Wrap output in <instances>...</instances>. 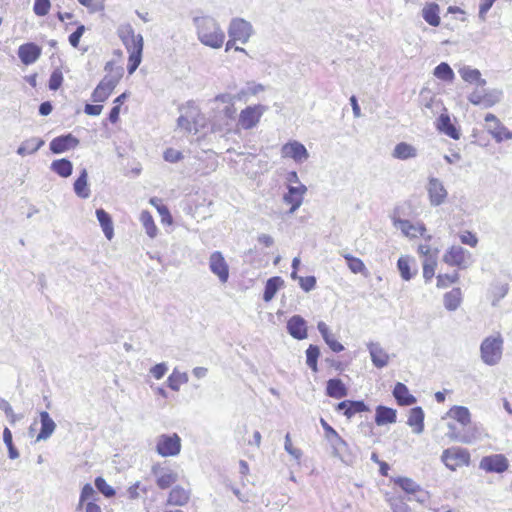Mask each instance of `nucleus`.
Here are the masks:
<instances>
[{
  "instance_id": "39448f33",
  "label": "nucleus",
  "mask_w": 512,
  "mask_h": 512,
  "mask_svg": "<svg viewBox=\"0 0 512 512\" xmlns=\"http://www.w3.org/2000/svg\"><path fill=\"white\" fill-rule=\"evenodd\" d=\"M122 77V70L117 68L115 74L106 75L92 92L91 98L95 103L105 102Z\"/></svg>"
},
{
  "instance_id": "49530a36",
  "label": "nucleus",
  "mask_w": 512,
  "mask_h": 512,
  "mask_svg": "<svg viewBox=\"0 0 512 512\" xmlns=\"http://www.w3.org/2000/svg\"><path fill=\"white\" fill-rule=\"evenodd\" d=\"M140 220L146 230L149 237L153 238L156 236L157 227L154 223L153 217L148 211H142L140 214Z\"/></svg>"
},
{
  "instance_id": "ea45409f",
  "label": "nucleus",
  "mask_w": 512,
  "mask_h": 512,
  "mask_svg": "<svg viewBox=\"0 0 512 512\" xmlns=\"http://www.w3.org/2000/svg\"><path fill=\"white\" fill-rule=\"evenodd\" d=\"M450 418L455 419L463 426H467L471 422L470 411L464 406H453L447 413Z\"/></svg>"
},
{
  "instance_id": "412c9836",
  "label": "nucleus",
  "mask_w": 512,
  "mask_h": 512,
  "mask_svg": "<svg viewBox=\"0 0 512 512\" xmlns=\"http://www.w3.org/2000/svg\"><path fill=\"white\" fill-rule=\"evenodd\" d=\"M153 473L157 477L156 483L160 489H167L178 480L177 473L165 468H153Z\"/></svg>"
},
{
  "instance_id": "f257e3e1",
  "label": "nucleus",
  "mask_w": 512,
  "mask_h": 512,
  "mask_svg": "<svg viewBox=\"0 0 512 512\" xmlns=\"http://www.w3.org/2000/svg\"><path fill=\"white\" fill-rule=\"evenodd\" d=\"M198 40L205 46L218 49L222 47L225 33L215 18L209 15L193 18Z\"/></svg>"
},
{
  "instance_id": "c03bdc74",
  "label": "nucleus",
  "mask_w": 512,
  "mask_h": 512,
  "mask_svg": "<svg viewBox=\"0 0 512 512\" xmlns=\"http://www.w3.org/2000/svg\"><path fill=\"white\" fill-rule=\"evenodd\" d=\"M433 74L436 78L447 82H452L455 77L452 68L446 62H441L437 65Z\"/></svg>"
},
{
  "instance_id": "f8f14e48",
  "label": "nucleus",
  "mask_w": 512,
  "mask_h": 512,
  "mask_svg": "<svg viewBox=\"0 0 512 512\" xmlns=\"http://www.w3.org/2000/svg\"><path fill=\"white\" fill-rule=\"evenodd\" d=\"M209 268L219 278L221 283H226L229 278V266L220 251L213 252L209 257Z\"/></svg>"
},
{
  "instance_id": "5fc2aeb1",
  "label": "nucleus",
  "mask_w": 512,
  "mask_h": 512,
  "mask_svg": "<svg viewBox=\"0 0 512 512\" xmlns=\"http://www.w3.org/2000/svg\"><path fill=\"white\" fill-rule=\"evenodd\" d=\"M50 0H35L34 13L38 16H45L49 12Z\"/></svg>"
},
{
  "instance_id": "f03ea898",
  "label": "nucleus",
  "mask_w": 512,
  "mask_h": 512,
  "mask_svg": "<svg viewBox=\"0 0 512 512\" xmlns=\"http://www.w3.org/2000/svg\"><path fill=\"white\" fill-rule=\"evenodd\" d=\"M118 36L129 52L127 71L129 74H132L141 63L143 37L141 34H135L130 24L119 27Z\"/></svg>"
},
{
  "instance_id": "7c9ffc66",
  "label": "nucleus",
  "mask_w": 512,
  "mask_h": 512,
  "mask_svg": "<svg viewBox=\"0 0 512 512\" xmlns=\"http://www.w3.org/2000/svg\"><path fill=\"white\" fill-rule=\"evenodd\" d=\"M392 157L399 160H408L417 157V149L406 142L398 143L393 151Z\"/></svg>"
},
{
  "instance_id": "5701e85b",
  "label": "nucleus",
  "mask_w": 512,
  "mask_h": 512,
  "mask_svg": "<svg viewBox=\"0 0 512 512\" xmlns=\"http://www.w3.org/2000/svg\"><path fill=\"white\" fill-rule=\"evenodd\" d=\"M396 410L387 406L379 405L376 407L375 423L378 426L392 424L396 422Z\"/></svg>"
},
{
  "instance_id": "13d9d810",
  "label": "nucleus",
  "mask_w": 512,
  "mask_h": 512,
  "mask_svg": "<svg viewBox=\"0 0 512 512\" xmlns=\"http://www.w3.org/2000/svg\"><path fill=\"white\" fill-rule=\"evenodd\" d=\"M460 241L462 244L468 245L470 247H476L478 244L477 236L470 231H465L462 233L460 235Z\"/></svg>"
},
{
  "instance_id": "ddd939ff",
  "label": "nucleus",
  "mask_w": 512,
  "mask_h": 512,
  "mask_svg": "<svg viewBox=\"0 0 512 512\" xmlns=\"http://www.w3.org/2000/svg\"><path fill=\"white\" fill-rule=\"evenodd\" d=\"M287 193L283 196V201L291 205L289 213L293 214L303 203L304 195L307 192V187L299 183V185H288Z\"/></svg>"
},
{
  "instance_id": "680f3d73",
  "label": "nucleus",
  "mask_w": 512,
  "mask_h": 512,
  "mask_svg": "<svg viewBox=\"0 0 512 512\" xmlns=\"http://www.w3.org/2000/svg\"><path fill=\"white\" fill-rule=\"evenodd\" d=\"M284 448H285V451L287 453H289L290 455H292L296 459H299L301 457V455H302V453H301V451L299 449H296V448H294L292 446V442H291V438H290L289 433H287L286 436H285Z\"/></svg>"
},
{
  "instance_id": "6ab92c4d",
  "label": "nucleus",
  "mask_w": 512,
  "mask_h": 512,
  "mask_svg": "<svg viewBox=\"0 0 512 512\" xmlns=\"http://www.w3.org/2000/svg\"><path fill=\"white\" fill-rule=\"evenodd\" d=\"M288 333L297 340L307 338V323L306 320L300 315L292 316L287 322Z\"/></svg>"
},
{
  "instance_id": "f704fd0d",
  "label": "nucleus",
  "mask_w": 512,
  "mask_h": 512,
  "mask_svg": "<svg viewBox=\"0 0 512 512\" xmlns=\"http://www.w3.org/2000/svg\"><path fill=\"white\" fill-rule=\"evenodd\" d=\"M96 217L100 223L104 235L108 240L114 236V228L111 216L102 208L96 210Z\"/></svg>"
},
{
  "instance_id": "4be33fe9",
  "label": "nucleus",
  "mask_w": 512,
  "mask_h": 512,
  "mask_svg": "<svg viewBox=\"0 0 512 512\" xmlns=\"http://www.w3.org/2000/svg\"><path fill=\"white\" fill-rule=\"evenodd\" d=\"M392 394L401 406H410L416 402V397L410 394L407 386L401 382L396 383Z\"/></svg>"
},
{
  "instance_id": "052dcab7",
  "label": "nucleus",
  "mask_w": 512,
  "mask_h": 512,
  "mask_svg": "<svg viewBox=\"0 0 512 512\" xmlns=\"http://www.w3.org/2000/svg\"><path fill=\"white\" fill-rule=\"evenodd\" d=\"M509 287L508 284H497L494 287L493 295H494V301L493 305H495V301H499L500 299L504 298L506 294L508 293Z\"/></svg>"
},
{
  "instance_id": "20e7f679",
  "label": "nucleus",
  "mask_w": 512,
  "mask_h": 512,
  "mask_svg": "<svg viewBox=\"0 0 512 512\" xmlns=\"http://www.w3.org/2000/svg\"><path fill=\"white\" fill-rule=\"evenodd\" d=\"M183 113L177 119V127L186 133L196 134L199 125L200 110L192 101L187 102L185 106L180 107Z\"/></svg>"
},
{
  "instance_id": "72a5a7b5",
  "label": "nucleus",
  "mask_w": 512,
  "mask_h": 512,
  "mask_svg": "<svg viewBox=\"0 0 512 512\" xmlns=\"http://www.w3.org/2000/svg\"><path fill=\"white\" fill-rule=\"evenodd\" d=\"M461 78L467 83H477L479 86H485L486 80L481 77V73L476 68L463 66L458 70Z\"/></svg>"
},
{
  "instance_id": "dca6fc26",
  "label": "nucleus",
  "mask_w": 512,
  "mask_h": 512,
  "mask_svg": "<svg viewBox=\"0 0 512 512\" xmlns=\"http://www.w3.org/2000/svg\"><path fill=\"white\" fill-rule=\"evenodd\" d=\"M429 200L432 206H439L444 203L447 197V190L438 178H430L427 186Z\"/></svg>"
},
{
  "instance_id": "0eeeda50",
  "label": "nucleus",
  "mask_w": 512,
  "mask_h": 512,
  "mask_svg": "<svg viewBox=\"0 0 512 512\" xmlns=\"http://www.w3.org/2000/svg\"><path fill=\"white\" fill-rule=\"evenodd\" d=\"M441 460L448 469L455 471L458 467L469 465L470 454L465 449L448 448L443 451Z\"/></svg>"
},
{
  "instance_id": "2eb2a0df",
  "label": "nucleus",
  "mask_w": 512,
  "mask_h": 512,
  "mask_svg": "<svg viewBox=\"0 0 512 512\" xmlns=\"http://www.w3.org/2000/svg\"><path fill=\"white\" fill-rule=\"evenodd\" d=\"M281 152L283 157L291 158L297 163H303L309 158L306 147L298 141L286 143L283 145Z\"/></svg>"
},
{
  "instance_id": "8fccbe9b",
  "label": "nucleus",
  "mask_w": 512,
  "mask_h": 512,
  "mask_svg": "<svg viewBox=\"0 0 512 512\" xmlns=\"http://www.w3.org/2000/svg\"><path fill=\"white\" fill-rule=\"evenodd\" d=\"M97 490L102 493L106 498H111L115 495V490L107 484L103 477H97L94 481Z\"/></svg>"
},
{
  "instance_id": "cd10ccee",
  "label": "nucleus",
  "mask_w": 512,
  "mask_h": 512,
  "mask_svg": "<svg viewBox=\"0 0 512 512\" xmlns=\"http://www.w3.org/2000/svg\"><path fill=\"white\" fill-rule=\"evenodd\" d=\"M393 224L407 237H416L417 233L423 235L426 230L424 225L415 226L409 220L404 219H394Z\"/></svg>"
},
{
  "instance_id": "864d4df0",
  "label": "nucleus",
  "mask_w": 512,
  "mask_h": 512,
  "mask_svg": "<svg viewBox=\"0 0 512 512\" xmlns=\"http://www.w3.org/2000/svg\"><path fill=\"white\" fill-rule=\"evenodd\" d=\"M459 280V274L457 272L453 274H444L437 276V287L444 288L450 283H456Z\"/></svg>"
},
{
  "instance_id": "a19ab883",
  "label": "nucleus",
  "mask_w": 512,
  "mask_h": 512,
  "mask_svg": "<svg viewBox=\"0 0 512 512\" xmlns=\"http://www.w3.org/2000/svg\"><path fill=\"white\" fill-rule=\"evenodd\" d=\"M44 145V141L40 138H30L25 140L17 149V153L20 156L35 153Z\"/></svg>"
},
{
  "instance_id": "de8ad7c7",
  "label": "nucleus",
  "mask_w": 512,
  "mask_h": 512,
  "mask_svg": "<svg viewBox=\"0 0 512 512\" xmlns=\"http://www.w3.org/2000/svg\"><path fill=\"white\" fill-rule=\"evenodd\" d=\"M319 355H320L319 347L317 345L310 344L306 350V363L314 372H316L318 370L317 361H318Z\"/></svg>"
},
{
  "instance_id": "4c0bfd02",
  "label": "nucleus",
  "mask_w": 512,
  "mask_h": 512,
  "mask_svg": "<svg viewBox=\"0 0 512 512\" xmlns=\"http://www.w3.org/2000/svg\"><path fill=\"white\" fill-rule=\"evenodd\" d=\"M439 11L440 8L438 4L428 3L422 9V17L429 25L436 27L440 24Z\"/></svg>"
},
{
  "instance_id": "c9c22d12",
  "label": "nucleus",
  "mask_w": 512,
  "mask_h": 512,
  "mask_svg": "<svg viewBox=\"0 0 512 512\" xmlns=\"http://www.w3.org/2000/svg\"><path fill=\"white\" fill-rule=\"evenodd\" d=\"M348 391L341 379L333 378L328 380L326 394L329 397L340 399L347 395Z\"/></svg>"
},
{
  "instance_id": "9d476101",
  "label": "nucleus",
  "mask_w": 512,
  "mask_h": 512,
  "mask_svg": "<svg viewBox=\"0 0 512 512\" xmlns=\"http://www.w3.org/2000/svg\"><path fill=\"white\" fill-rule=\"evenodd\" d=\"M485 122L488 133L497 143L512 139V131L508 130L494 114L488 113L485 116Z\"/></svg>"
},
{
  "instance_id": "423d86ee",
  "label": "nucleus",
  "mask_w": 512,
  "mask_h": 512,
  "mask_svg": "<svg viewBox=\"0 0 512 512\" xmlns=\"http://www.w3.org/2000/svg\"><path fill=\"white\" fill-rule=\"evenodd\" d=\"M471 253L462 246L453 245L443 255V261L449 266L466 269L471 264Z\"/></svg>"
},
{
  "instance_id": "603ef678",
  "label": "nucleus",
  "mask_w": 512,
  "mask_h": 512,
  "mask_svg": "<svg viewBox=\"0 0 512 512\" xmlns=\"http://www.w3.org/2000/svg\"><path fill=\"white\" fill-rule=\"evenodd\" d=\"M63 82V74L59 68L53 70L50 75L48 87L50 90L56 91L58 90Z\"/></svg>"
},
{
  "instance_id": "37998d69",
  "label": "nucleus",
  "mask_w": 512,
  "mask_h": 512,
  "mask_svg": "<svg viewBox=\"0 0 512 512\" xmlns=\"http://www.w3.org/2000/svg\"><path fill=\"white\" fill-rule=\"evenodd\" d=\"M188 380L189 377L186 372H180L177 369H174L167 379V384L173 391H179L181 384L187 383Z\"/></svg>"
},
{
  "instance_id": "3c124183",
  "label": "nucleus",
  "mask_w": 512,
  "mask_h": 512,
  "mask_svg": "<svg viewBox=\"0 0 512 512\" xmlns=\"http://www.w3.org/2000/svg\"><path fill=\"white\" fill-rule=\"evenodd\" d=\"M397 267L404 280H410L412 273L410 271L409 259L407 257H400L397 261Z\"/></svg>"
},
{
  "instance_id": "6e6552de",
  "label": "nucleus",
  "mask_w": 512,
  "mask_h": 512,
  "mask_svg": "<svg viewBox=\"0 0 512 512\" xmlns=\"http://www.w3.org/2000/svg\"><path fill=\"white\" fill-rule=\"evenodd\" d=\"M181 450V439L174 433L172 435L162 434L157 438L156 451L163 457L176 456Z\"/></svg>"
},
{
  "instance_id": "9b49d317",
  "label": "nucleus",
  "mask_w": 512,
  "mask_h": 512,
  "mask_svg": "<svg viewBox=\"0 0 512 512\" xmlns=\"http://www.w3.org/2000/svg\"><path fill=\"white\" fill-rule=\"evenodd\" d=\"M265 111L266 107L263 105L248 106L241 111L239 116V124L243 129H252L257 125Z\"/></svg>"
},
{
  "instance_id": "e433bc0d",
  "label": "nucleus",
  "mask_w": 512,
  "mask_h": 512,
  "mask_svg": "<svg viewBox=\"0 0 512 512\" xmlns=\"http://www.w3.org/2000/svg\"><path fill=\"white\" fill-rule=\"evenodd\" d=\"M284 285V280L279 276L271 277L267 280L263 293V300L265 302L271 301L277 291Z\"/></svg>"
},
{
  "instance_id": "58836bf2",
  "label": "nucleus",
  "mask_w": 512,
  "mask_h": 512,
  "mask_svg": "<svg viewBox=\"0 0 512 512\" xmlns=\"http://www.w3.org/2000/svg\"><path fill=\"white\" fill-rule=\"evenodd\" d=\"M50 169L62 178L69 177L73 172V164L66 158L54 160Z\"/></svg>"
},
{
  "instance_id": "09e8293b",
  "label": "nucleus",
  "mask_w": 512,
  "mask_h": 512,
  "mask_svg": "<svg viewBox=\"0 0 512 512\" xmlns=\"http://www.w3.org/2000/svg\"><path fill=\"white\" fill-rule=\"evenodd\" d=\"M344 259L347 261V265L352 273H363L366 271V267L364 262L357 257L352 256L351 254H343Z\"/></svg>"
},
{
  "instance_id": "774afa93",
  "label": "nucleus",
  "mask_w": 512,
  "mask_h": 512,
  "mask_svg": "<svg viewBox=\"0 0 512 512\" xmlns=\"http://www.w3.org/2000/svg\"><path fill=\"white\" fill-rule=\"evenodd\" d=\"M435 266H436L435 262H431V263L425 262L424 263V265H423V277L425 278L426 281L431 280L432 277L434 276Z\"/></svg>"
},
{
  "instance_id": "0e129e2a",
  "label": "nucleus",
  "mask_w": 512,
  "mask_h": 512,
  "mask_svg": "<svg viewBox=\"0 0 512 512\" xmlns=\"http://www.w3.org/2000/svg\"><path fill=\"white\" fill-rule=\"evenodd\" d=\"M496 0H480L479 18L485 20L487 12L491 9Z\"/></svg>"
},
{
  "instance_id": "a18cd8bd",
  "label": "nucleus",
  "mask_w": 512,
  "mask_h": 512,
  "mask_svg": "<svg viewBox=\"0 0 512 512\" xmlns=\"http://www.w3.org/2000/svg\"><path fill=\"white\" fill-rule=\"evenodd\" d=\"M395 483L404 490L407 494H417L421 492V487L412 479L407 477H399L395 480Z\"/></svg>"
},
{
  "instance_id": "7ed1b4c3",
  "label": "nucleus",
  "mask_w": 512,
  "mask_h": 512,
  "mask_svg": "<svg viewBox=\"0 0 512 512\" xmlns=\"http://www.w3.org/2000/svg\"><path fill=\"white\" fill-rule=\"evenodd\" d=\"M502 349L503 339L500 335L485 338L480 345L482 361L489 366L498 364L502 357Z\"/></svg>"
},
{
  "instance_id": "79ce46f5",
  "label": "nucleus",
  "mask_w": 512,
  "mask_h": 512,
  "mask_svg": "<svg viewBox=\"0 0 512 512\" xmlns=\"http://www.w3.org/2000/svg\"><path fill=\"white\" fill-rule=\"evenodd\" d=\"M461 289L453 288L451 291L444 295V306L449 311H455L461 303Z\"/></svg>"
},
{
  "instance_id": "6e6d98bb",
  "label": "nucleus",
  "mask_w": 512,
  "mask_h": 512,
  "mask_svg": "<svg viewBox=\"0 0 512 512\" xmlns=\"http://www.w3.org/2000/svg\"><path fill=\"white\" fill-rule=\"evenodd\" d=\"M163 157L164 160L167 162L176 163L183 158V155L180 151L176 149L168 148L164 151Z\"/></svg>"
},
{
  "instance_id": "4d7b16f0",
  "label": "nucleus",
  "mask_w": 512,
  "mask_h": 512,
  "mask_svg": "<svg viewBox=\"0 0 512 512\" xmlns=\"http://www.w3.org/2000/svg\"><path fill=\"white\" fill-rule=\"evenodd\" d=\"M299 285L305 292H309L315 288L316 278L314 276L299 277Z\"/></svg>"
},
{
  "instance_id": "b1692460",
  "label": "nucleus",
  "mask_w": 512,
  "mask_h": 512,
  "mask_svg": "<svg viewBox=\"0 0 512 512\" xmlns=\"http://www.w3.org/2000/svg\"><path fill=\"white\" fill-rule=\"evenodd\" d=\"M317 329L325 343L333 352H341L344 350V346L334 338V335L330 332V329L325 322H318Z\"/></svg>"
},
{
  "instance_id": "a211bd4d",
  "label": "nucleus",
  "mask_w": 512,
  "mask_h": 512,
  "mask_svg": "<svg viewBox=\"0 0 512 512\" xmlns=\"http://www.w3.org/2000/svg\"><path fill=\"white\" fill-rule=\"evenodd\" d=\"M335 410L351 419L357 413L369 411V407L362 400H344L336 405Z\"/></svg>"
},
{
  "instance_id": "1a4fd4ad",
  "label": "nucleus",
  "mask_w": 512,
  "mask_h": 512,
  "mask_svg": "<svg viewBox=\"0 0 512 512\" xmlns=\"http://www.w3.org/2000/svg\"><path fill=\"white\" fill-rule=\"evenodd\" d=\"M253 33V28L250 22L242 18H234L231 20L228 28V35L234 40H238L245 44Z\"/></svg>"
},
{
  "instance_id": "473e14b6",
  "label": "nucleus",
  "mask_w": 512,
  "mask_h": 512,
  "mask_svg": "<svg viewBox=\"0 0 512 512\" xmlns=\"http://www.w3.org/2000/svg\"><path fill=\"white\" fill-rule=\"evenodd\" d=\"M75 194L82 198L87 199L90 196V189L88 188V173L84 168L81 170L80 175L73 184Z\"/></svg>"
},
{
  "instance_id": "338daca9",
  "label": "nucleus",
  "mask_w": 512,
  "mask_h": 512,
  "mask_svg": "<svg viewBox=\"0 0 512 512\" xmlns=\"http://www.w3.org/2000/svg\"><path fill=\"white\" fill-rule=\"evenodd\" d=\"M95 495V490L91 484L87 483L83 486L80 494L81 502H85Z\"/></svg>"
},
{
  "instance_id": "aec40b11",
  "label": "nucleus",
  "mask_w": 512,
  "mask_h": 512,
  "mask_svg": "<svg viewBox=\"0 0 512 512\" xmlns=\"http://www.w3.org/2000/svg\"><path fill=\"white\" fill-rule=\"evenodd\" d=\"M41 55V48L34 43H26L19 47L18 56L25 65L33 64Z\"/></svg>"
},
{
  "instance_id": "69168bd1",
  "label": "nucleus",
  "mask_w": 512,
  "mask_h": 512,
  "mask_svg": "<svg viewBox=\"0 0 512 512\" xmlns=\"http://www.w3.org/2000/svg\"><path fill=\"white\" fill-rule=\"evenodd\" d=\"M500 96H501L500 91H497L495 93L485 94L484 100H483V105L485 107L493 106L494 104H496L497 102L500 101Z\"/></svg>"
},
{
  "instance_id": "2f4dec72",
  "label": "nucleus",
  "mask_w": 512,
  "mask_h": 512,
  "mask_svg": "<svg viewBox=\"0 0 512 512\" xmlns=\"http://www.w3.org/2000/svg\"><path fill=\"white\" fill-rule=\"evenodd\" d=\"M407 424L413 427V432L421 434L424 430V412L421 407H414L410 410Z\"/></svg>"
},
{
  "instance_id": "4468645a",
  "label": "nucleus",
  "mask_w": 512,
  "mask_h": 512,
  "mask_svg": "<svg viewBox=\"0 0 512 512\" xmlns=\"http://www.w3.org/2000/svg\"><path fill=\"white\" fill-rule=\"evenodd\" d=\"M479 467L486 472L503 473L508 469L509 463L503 454H494L483 457Z\"/></svg>"
},
{
  "instance_id": "f3484780",
  "label": "nucleus",
  "mask_w": 512,
  "mask_h": 512,
  "mask_svg": "<svg viewBox=\"0 0 512 512\" xmlns=\"http://www.w3.org/2000/svg\"><path fill=\"white\" fill-rule=\"evenodd\" d=\"M79 145V139L71 133L61 135L52 139L49 148L54 154H61Z\"/></svg>"
},
{
  "instance_id": "a878e982",
  "label": "nucleus",
  "mask_w": 512,
  "mask_h": 512,
  "mask_svg": "<svg viewBox=\"0 0 512 512\" xmlns=\"http://www.w3.org/2000/svg\"><path fill=\"white\" fill-rule=\"evenodd\" d=\"M41 429L37 435V441L47 440L54 432L56 424L46 411L40 412Z\"/></svg>"
},
{
  "instance_id": "bf43d9fd",
  "label": "nucleus",
  "mask_w": 512,
  "mask_h": 512,
  "mask_svg": "<svg viewBox=\"0 0 512 512\" xmlns=\"http://www.w3.org/2000/svg\"><path fill=\"white\" fill-rule=\"evenodd\" d=\"M85 32V26L79 25L77 29L70 34L69 36V43L72 47L77 48L80 42V38L82 37L83 33Z\"/></svg>"
},
{
  "instance_id": "c756f323",
  "label": "nucleus",
  "mask_w": 512,
  "mask_h": 512,
  "mask_svg": "<svg viewBox=\"0 0 512 512\" xmlns=\"http://www.w3.org/2000/svg\"><path fill=\"white\" fill-rule=\"evenodd\" d=\"M368 350L371 360L376 367L382 368L388 364L389 356L378 343L368 344Z\"/></svg>"
},
{
  "instance_id": "393cba45",
  "label": "nucleus",
  "mask_w": 512,
  "mask_h": 512,
  "mask_svg": "<svg viewBox=\"0 0 512 512\" xmlns=\"http://www.w3.org/2000/svg\"><path fill=\"white\" fill-rule=\"evenodd\" d=\"M190 500V491L177 485L169 493L167 504L173 506H185Z\"/></svg>"
},
{
  "instance_id": "c85d7f7f",
  "label": "nucleus",
  "mask_w": 512,
  "mask_h": 512,
  "mask_svg": "<svg viewBox=\"0 0 512 512\" xmlns=\"http://www.w3.org/2000/svg\"><path fill=\"white\" fill-rule=\"evenodd\" d=\"M437 128L454 140L460 138V132L451 122L448 114H441L437 119Z\"/></svg>"
},
{
  "instance_id": "e2e57ef3",
  "label": "nucleus",
  "mask_w": 512,
  "mask_h": 512,
  "mask_svg": "<svg viewBox=\"0 0 512 512\" xmlns=\"http://www.w3.org/2000/svg\"><path fill=\"white\" fill-rule=\"evenodd\" d=\"M167 370H168V367L165 363H159V364L154 365L150 369V373L153 375L154 378L159 380L166 374Z\"/></svg>"
},
{
  "instance_id": "bb28decb",
  "label": "nucleus",
  "mask_w": 512,
  "mask_h": 512,
  "mask_svg": "<svg viewBox=\"0 0 512 512\" xmlns=\"http://www.w3.org/2000/svg\"><path fill=\"white\" fill-rule=\"evenodd\" d=\"M327 441L332 448V455L339 458L342 462L348 463L349 461L345 456V452L348 450L347 442L342 439L338 433Z\"/></svg>"
}]
</instances>
